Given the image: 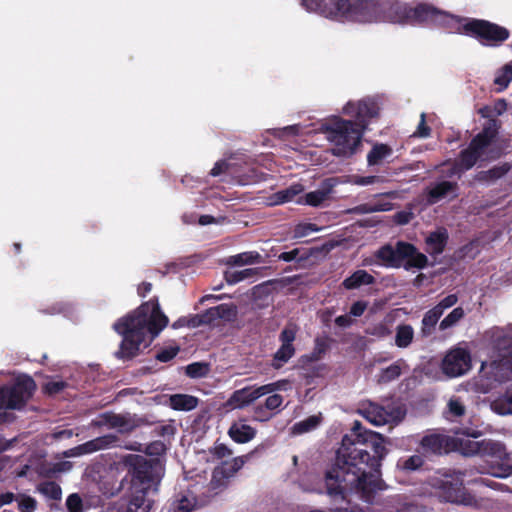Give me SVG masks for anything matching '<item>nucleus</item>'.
Returning a JSON list of instances; mask_svg holds the SVG:
<instances>
[{
    "mask_svg": "<svg viewBox=\"0 0 512 512\" xmlns=\"http://www.w3.org/2000/svg\"><path fill=\"white\" fill-rule=\"evenodd\" d=\"M386 454L384 437L354 421L336 450L335 463L324 474V491L320 492L335 505L332 512H363L355 499L374 502L378 492L387 488L381 478Z\"/></svg>",
    "mask_w": 512,
    "mask_h": 512,
    "instance_id": "obj_1",
    "label": "nucleus"
},
{
    "mask_svg": "<svg viewBox=\"0 0 512 512\" xmlns=\"http://www.w3.org/2000/svg\"><path fill=\"white\" fill-rule=\"evenodd\" d=\"M301 6L334 20L407 24L408 4L398 0H301Z\"/></svg>",
    "mask_w": 512,
    "mask_h": 512,
    "instance_id": "obj_2",
    "label": "nucleus"
},
{
    "mask_svg": "<svg viewBox=\"0 0 512 512\" xmlns=\"http://www.w3.org/2000/svg\"><path fill=\"white\" fill-rule=\"evenodd\" d=\"M168 323L169 319L161 310L157 297L142 303L113 325L114 330L122 336L116 356L124 360L133 359L139 354L141 345L148 347Z\"/></svg>",
    "mask_w": 512,
    "mask_h": 512,
    "instance_id": "obj_3",
    "label": "nucleus"
},
{
    "mask_svg": "<svg viewBox=\"0 0 512 512\" xmlns=\"http://www.w3.org/2000/svg\"><path fill=\"white\" fill-rule=\"evenodd\" d=\"M500 123L497 119H489L482 130L461 150L453 165L451 174L472 169L478 161H494L502 156V150L493 143L499 134Z\"/></svg>",
    "mask_w": 512,
    "mask_h": 512,
    "instance_id": "obj_4",
    "label": "nucleus"
},
{
    "mask_svg": "<svg viewBox=\"0 0 512 512\" xmlns=\"http://www.w3.org/2000/svg\"><path fill=\"white\" fill-rule=\"evenodd\" d=\"M379 265L387 268L424 269L428 266V258L417 247L406 241L399 240L395 246L385 244L374 252Z\"/></svg>",
    "mask_w": 512,
    "mask_h": 512,
    "instance_id": "obj_5",
    "label": "nucleus"
},
{
    "mask_svg": "<svg viewBox=\"0 0 512 512\" xmlns=\"http://www.w3.org/2000/svg\"><path fill=\"white\" fill-rule=\"evenodd\" d=\"M123 465L130 478L131 491L148 493L151 489L157 490L163 470L158 459L129 454L123 458Z\"/></svg>",
    "mask_w": 512,
    "mask_h": 512,
    "instance_id": "obj_6",
    "label": "nucleus"
},
{
    "mask_svg": "<svg viewBox=\"0 0 512 512\" xmlns=\"http://www.w3.org/2000/svg\"><path fill=\"white\" fill-rule=\"evenodd\" d=\"M327 139L333 144L332 154L338 157H350L361 146L363 133L352 120L335 116L323 125Z\"/></svg>",
    "mask_w": 512,
    "mask_h": 512,
    "instance_id": "obj_7",
    "label": "nucleus"
},
{
    "mask_svg": "<svg viewBox=\"0 0 512 512\" xmlns=\"http://www.w3.org/2000/svg\"><path fill=\"white\" fill-rule=\"evenodd\" d=\"M477 40L482 46L499 47L510 37V31L485 19L461 17L455 30Z\"/></svg>",
    "mask_w": 512,
    "mask_h": 512,
    "instance_id": "obj_8",
    "label": "nucleus"
},
{
    "mask_svg": "<svg viewBox=\"0 0 512 512\" xmlns=\"http://www.w3.org/2000/svg\"><path fill=\"white\" fill-rule=\"evenodd\" d=\"M463 476L464 474L460 471L445 473L442 477L435 478L432 486L444 502L476 507L478 500L465 488Z\"/></svg>",
    "mask_w": 512,
    "mask_h": 512,
    "instance_id": "obj_9",
    "label": "nucleus"
},
{
    "mask_svg": "<svg viewBox=\"0 0 512 512\" xmlns=\"http://www.w3.org/2000/svg\"><path fill=\"white\" fill-rule=\"evenodd\" d=\"M459 20L460 16L443 11L430 3L408 5L407 24L435 25L452 31L459 24Z\"/></svg>",
    "mask_w": 512,
    "mask_h": 512,
    "instance_id": "obj_10",
    "label": "nucleus"
},
{
    "mask_svg": "<svg viewBox=\"0 0 512 512\" xmlns=\"http://www.w3.org/2000/svg\"><path fill=\"white\" fill-rule=\"evenodd\" d=\"M36 383L29 375L18 377L11 386H1L0 395L8 409H21L33 396Z\"/></svg>",
    "mask_w": 512,
    "mask_h": 512,
    "instance_id": "obj_11",
    "label": "nucleus"
},
{
    "mask_svg": "<svg viewBox=\"0 0 512 512\" xmlns=\"http://www.w3.org/2000/svg\"><path fill=\"white\" fill-rule=\"evenodd\" d=\"M455 448L464 456H491L500 460L508 457L505 445L491 439L474 441L470 439L457 438L453 440Z\"/></svg>",
    "mask_w": 512,
    "mask_h": 512,
    "instance_id": "obj_12",
    "label": "nucleus"
},
{
    "mask_svg": "<svg viewBox=\"0 0 512 512\" xmlns=\"http://www.w3.org/2000/svg\"><path fill=\"white\" fill-rule=\"evenodd\" d=\"M281 382L268 383L262 386H246L242 389L235 390L226 402V406L232 409H242L260 397L279 390Z\"/></svg>",
    "mask_w": 512,
    "mask_h": 512,
    "instance_id": "obj_13",
    "label": "nucleus"
},
{
    "mask_svg": "<svg viewBox=\"0 0 512 512\" xmlns=\"http://www.w3.org/2000/svg\"><path fill=\"white\" fill-rule=\"evenodd\" d=\"M471 368L472 359L469 350L458 346L451 348L441 362L442 372L450 378L462 376Z\"/></svg>",
    "mask_w": 512,
    "mask_h": 512,
    "instance_id": "obj_14",
    "label": "nucleus"
},
{
    "mask_svg": "<svg viewBox=\"0 0 512 512\" xmlns=\"http://www.w3.org/2000/svg\"><path fill=\"white\" fill-rule=\"evenodd\" d=\"M343 113L354 117L355 120L353 122L357 129H360V131L364 133L370 120L378 117L379 106L370 98L362 99L358 102L350 101L344 106Z\"/></svg>",
    "mask_w": 512,
    "mask_h": 512,
    "instance_id": "obj_15",
    "label": "nucleus"
},
{
    "mask_svg": "<svg viewBox=\"0 0 512 512\" xmlns=\"http://www.w3.org/2000/svg\"><path fill=\"white\" fill-rule=\"evenodd\" d=\"M297 329L295 326H286L279 334L280 347L273 354L271 366L279 370L281 369L294 355L296 349L293 342L296 339Z\"/></svg>",
    "mask_w": 512,
    "mask_h": 512,
    "instance_id": "obj_16",
    "label": "nucleus"
},
{
    "mask_svg": "<svg viewBox=\"0 0 512 512\" xmlns=\"http://www.w3.org/2000/svg\"><path fill=\"white\" fill-rule=\"evenodd\" d=\"M119 438L114 434H107L70 449V456H81L91 454L99 450L118 446Z\"/></svg>",
    "mask_w": 512,
    "mask_h": 512,
    "instance_id": "obj_17",
    "label": "nucleus"
},
{
    "mask_svg": "<svg viewBox=\"0 0 512 512\" xmlns=\"http://www.w3.org/2000/svg\"><path fill=\"white\" fill-rule=\"evenodd\" d=\"M337 184L338 180L335 177L324 179L321 182L319 189L308 192L305 195V203L313 207L320 206L325 200L328 199L329 195L332 193L334 187Z\"/></svg>",
    "mask_w": 512,
    "mask_h": 512,
    "instance_id": "obj_18",
    "label": "nucleus"
},
{
    "mask_svg": "<svg viewBox=\"0 0 512 512\" xmlns=\"http://www.w3.org/2000/svg\"><path fill=\"white\" fill-rule=\"evenodd\" d=\"M458 183L451 181H441L436 183L428 191V201L431 204H435L440 200L452 195V198L458 197Z\"/></svg>",
    "mask_w": 512,
    "mask_h": 512,
    "instance_id": "obj_19",
    "label": "nucleus"
},
{
    "mask_svg": "<svg viewBox=\"0 0 512 512\" xmlns=\"http://www.w3.org/2000/svg\"><path fill=\"white\" fill-rule=\"evenodd\" d=\"M448 238V232L444 228L431 232L425 239L426 252L433 257L442 254L448 243Z\"/></svg>",
    "mask_w": 512,
    "mask_h": 512,
    "instance_id": "obj_20",
    "label": "nucleus"
},
{
    "mask_svg": "<svg viewBox=\"0 0 512 512\" xmlns=\"http://www.w3.org/2000/svg\"><path fill=\"white\" fill-rule=\"evenodd\" d=\"M256 429L248 424H245L243 420L233 422L228 429L229 437L238 444H245L253 440L256 436Z\"/></svg>",
    "mask_w": 512,
    "mask_h": 512,
    "instance_id": "obj_21",
    "label": "nucleus"
},
{
    "mask_svg": "<svg viewBox=\"0 0 512 512\" xmlns=\"http://www.w3.org/2000/svg\"><path fill=\"white\" fill-rule=\"evenodd\" d=\"M450 438L441 434H429L424 436L420 444L426 452L433 454H442L443 451H447L449 446Z\"/></svg>",
    "mask_w": 512,
    "mask_h": 512,
    "instance_id": "obj_22",
    "label": "nucleus"
},
{
    "mask_svg": "<svg viewBox=\"0 0 512 512\" xmlns=\"http://www.w3.org/2000/svg\"><path fill=\"white\" fill-rule=\"evenodd\" d=\"M199 404V399L189 394H172L168 399V406L176 411H191Z\"/></svg>",
    "mask_w": 512,
    "mask_h": 512,
    "instance_id": "obj_23",
    "label": "nucleus"
},
{
    "mask_svg": "<svg viewBox=\"0 0 512 512\" xmlns=\"http://www.w3.org/2000/svg\"><path fill=\"white\" fill-rule=\"evenodd\" d=\"M376 281L375 277L368 273L366 270H356L349 277L345 278L342 282V286L346 290L358 289L363 285H372Z\"/></svg>",
    "mask_w": 512,
    "mask_h": 512,
    "instance_id": "obj_24",
    "label": "nucleus"
},
{
    "mask_svg": "<svg viewBox=\"0 0 512 512\" xmlns=\"http://www.w3.org/2000/svg\"><path fill=\"white\" fill-rule=\"evenodd\" d=\"M512 169V165L508 162H504L500 165H495L489 170H483L476 174L475 179L479 182H494L502 177H504L507 173H509Z\"/></svg>",
    "mask_w": 512,
    "mask_h": 512,
    "instance_id": "obj_25",
    "label": "nucleus"
},
{
    "mask_svg": "<svg viewBox=\"0 0 512 512\" xmlns=\"http://www.w3.org/2000/svg\"><path fill=\"white\" fill-rule=\"evenodd\" d=\"M151 507L152 501L147 498V493L131 491L126 512H150Z\"/></svg>",
    "mask_w": 512,
    "mask_h": 512,
    "instance_id": "obj_26",
    "label": "nucleus"
},
{
    "mask_svg": "<svg viewBox=\"0 0 512 512\" xmlns=\"http://www.w3.org/2000/svg\"><path fill=\"white\" fill-rule=\"evenodd\" d=\"M424 463V458L421 455L414 454L407 457H400L396 463V468L399 472L408 475L422 469Z\"/></svg>",
    "mask_w": 512,
    "mask_h": 512,
    "instance_id": "obj_27",
    "label": "nucleus"
},
{
    "mask_svg": "<svg viewBox=\"0 0 512 512\" xmlns=\"http://www.w3.org/2000/svg\"><path fill=\"white\" fill-rule=\"evenodd\" d=\"M208 317L211 318V324L217 319L232 321L237 315L236 307L233 304H220L207 309Z\"/></svg>",
    "mask_w": 512,
    "mask_h": 512,
    "instance_id": "obj_28",
    "label": "nucleus"
},
{
    "mask_svg": "<svg viewBox=\"0 0 512 512\" xmlns=\"http://www.w3.org/2000/svg\"><path fill=\"white\" fill-rule=\"evenodd\" d=\"M262 255L257 251H246L233 256L228 259V264L235 266L251 265L263 263Z\"/></svg>",
    "mask_w": 512,
    "mask_h": 512,
    "instance_id": "obj_29",
    "label": "nucleus"
},
{
    "mask_svg": "<svg viewBox=\"0 0 512 512\" xmlns=\"http://www.w3.org/2000/svg\"><path fill=\"white\" fill-rule=\"evenodd\" d=\"M364 417L375 426H381L388 422V414L385 409L376 404H370L363 410Z\"/></svg>",
    "mask_w": 512,
    "mask_h": 512,
    "instance_id": "obj_30",
    "label": "nucleus"
},
{
    "mask_svg": "<svg viewBox=\"0 0 512 512\" xmlns=\"http://www.w3.org/2000/svg\"><path fill=\"white\" fill-rule=\"evenodd\" d=\"M244 465V460L241 457H236L232 462H224L222 467L215 468L213 471V483L218 477L229 478L233 476Z\"/></svg>",
    "mask_w": 512,
    "mask_h": 512,
    "instance_id": "obj_31",
    "label": "nucleus"
},
{
    "mask_svg": "<svg viewBox=\"0 0 512 512\" xmlns=\"http://www.w3.org/2000/svg\"><path fill=\"white\" fill-rule=\"evenodd\" d=\"M328 349H329V343H328L327 339H322V338L317 337L315 339V345H314L312 352L310 354L301 356L300 362L304 366L311 362L319 361L323 357V355L327 352Z\"/></svg>",
    "mask_w": 512,
    "mask_h": 512,
    "instance_id": "obj_32",
    "label": "nucleus"
},
{
    "mask_svg": "<svg viewBox=\"0 0 512 512\" xmlns=\"http://www.w3.org/2000/svg\"><path fill=\"white\" fill-rule=\"evenodd\" d=\"M404 364V360L399 359L390 366L382 369L378 375V383L387 384L399 378L402 373V365Z\"/></svg>",
    "mask_w": 512,
    "mask_h": 512,
    "instance_id": "obj_33",
    "label": "nucleus"
},
{
    "mask_svg": "<svg viewBox=\"0 0 512 512\" xmlns=\"http://www.w3.org/2000/svg\"><path fill=\"white\" fill-rule=\"evenodd\" d=\"M127 423L125 417L112 412H105L99 415L98 420H93V426L107 425L110 428L123 427Z\"/></svg>",
    "mask_w": 512,
    "mask_h": 512,
    "instance_id": "obj_34",
    "label": "nucleus"
},
{
    "mask_svg": "<svg viewBox=\"0 0 512 512\" xmlns=\"http://www.w3.org/2000/svg\"><path fill=\"white\" fill-rule=\"evenodd\" d=\"M414 330L411 325L401 324L396 328L395 344L399 348H407L413 341Z\"/></svg>",
    "mask_w": 512,
    "mask_h": 512,
    "instance_id": "obj_35",
    "label": "nucleus"
},
{
    "mask_svg": "<svg viewBox=\"0 0 512 512\" xmlns=\"http://www.w3.org/2000/svg\"><path fill=\"white\" fill-rule=\"evenodd\" d=\"M494 410L501 414H512V386L507 387L505 392L493 402Z\"/></svg>",
    "mask_w": 512,
    "mask_h": 512,
    "instance_id": "obj_36",
    "label": "nucleus"
},
{
    "mask_svg": "<svg viewBox=\"0 0 512 512\" xmlns=\"http://www.w3.org/2000/svg\"><path fill=\"white\" fill-rule=\"evenodd\" d=\"M196 506V498L192 495L180 494L171 504L172 512H191Z\"/></svg>",
    "mask_w": 512,
    "mask_h": 512,
    "instance_id": "obj_37",
    "label": "nucleus"
},
{
    "mask_svg": "<svg viewBox=\"0 0 512 512\" xmlns=\"http://www.w3.org/2000/svg\"><path fill=\"white\" fill-rule=\"evenodd\" d=\"M39 493L51 500H60L62 496V489L60 485L54 481H44L37 486Z\"/></svg>",
    "mask_w": 512,
    "mask_h": 512,
    "instance_id": "obj_38",
    "label": "nucleus"
},
{
    "mask_svg": "<svg viewBox=\"0 0 512 512\" xmlns=\"http://www.w3.org/2000/svg\"><path fill=\"white\" fill-rule=\"evenodd\" d=\"M260 268H246L240 271L226 272L225 279L229 284H236L259 273Z\"/></svg>",
    "mask_w": 512,
    "mask_h": 512,
    "instance_id": "obj_39",
    "label": "nucleus"
},
{
    "mask_svg": "<svg viewBox=\"0 0 512 512\" xmlns=\"http://www.w3.org/2000/svg\"><path fill=\"white\" fill-rule=\"evenodd\" d=\"M391 148L386 144H376L367 155L369 165L378 164L383 158L390 154Z\"/></svg>",
    "mask_w": 512,
    "mask_h": 512,
    "instance_id": "obj_40",
    "label": "nucleus"
},
{
    "mask_svg": "<svg viewBox=\"0 0 512 512\" xmlns=\"http://www.w3.org/2000/svg\"><path fill=\"white\" fill-rule=\"evenodd\" d=\"M465 316V311L462 307L454 308L439 324V329L444 331L456 325Z\"/></svg>",
    "mask_w": 512,
    "mask_h": 512,
    "instance_id": "obj_41",
    "label": "nucleus"
},
{
    "mask_svg": "<svg viewBox=\"0 0 512 512\" xmlns=\"http://www.w3.org/2000/svg\"><path fill=\"white\" fill-rule=\"evenodd\" d=\"M321 422V417L312 415L308 418L296 423L294 430L298 433H306L315 429Z\"/></svg>",
    "mask_w": 512,
    "mask_h": 512,
    "instance_id": "obj_42",
    "label": "nucleus"
},
{
    "mask_svg": "<svg viewBox=\"0 0 512 512\" xmlns=\"http://www.w3.org/2000/svg\"><path fill=\"white\" fill-rule=\"evenodd\" d=\"M278 283V280H268L253 287L252 294L254 298H265L272 294L273 285Z\"/></svg>",
    "mask_w": 512,
    "mask_h": 512,
    "instance_id": "obj_43",
    "label": "nucleus"
},
{
    "mask_svg": "<svg viewBox=\"0 0 512 512\" xmlns=\"http://www.w3.org/2000/svg\"><path fill=\"white\" fill-rule=\"evenodd\" d=\"M208 365L202 362H194L186 366L185 373L190 378H201L208 373Z\"/></svg>",
    "mask_w": 512,
    "mask_h": 512,
    "instance_id": "obj_44",
    "label": "nucleus"
},
{
    "mask_svg": "<svg viewBox=\"0 0 512 512\" xmlns=\"http://www.w3.org/2000/svg\"><path fill=\"white\" fill-rule=\"evenodd\" d=\"M179 351L180 347L178 345L161 348L159 351H157L155 359L159 362L166 363L174 359Z\"/></svg>",
    "mask_w": 512,
    "mask_h": 512,
    "instance_id": "obj_45",
    "label": "nucleus"
},
{
    "mask_svg": "<svg viewBox=\"0 0 512 512\" xmlns=\"http://www.w3.org/2000/svg\"><path fill=\"white\" fill-rule=\"evenodd\" d=\"M188 328H198L203 325H211V318L208 317V311L201 314L188 315Z\"/></svg>",
    "mask_w": 512,
    "mask_h": 512,
    "instance_id": "obj_46",
    "label": "nucleus"
},
{
    "mask_svg": "<svg viewBox=\"0 0 512 512\" xmlns=\"http://www.w3.org/2000/svg\"><path fill=\"white\" fill-rule=\"evenodd\" d=\"M438 319L435 318L431 313L428 311L424 314L422 319V327H421V333L423 336H429L432 334L436 324L438 323Z\"/></svg>",
    "mask_w": 512,
    "mask_h": 512,
    "instance_id": "obj_47",
    "label": "nucleus"
},
{
    "mask_svg": "<svg viewBox=\"0 0 512 512\" xmlns=\"http://www.w3.org/2000/svg\"><path fill=\"white\" fill-rule=\"evenodd\" d=\"M512 80V68L505 65L501 72L495 77L494 83L502 89L506 88Z\"/></svg>",
    "mask_w": 512,
    "mask_h": 512,
    "instance_id": "obj_48",
    "label": "nucleus"
},
{
    "mask_svg": "<svg viewBox=\"0 0 512 512\" xmlns=\"http://www.w3.org/2000/svg\"><path fill=\"white\" fill-rule=\"evenodd\" d=\"M319 228L316 224L313 223H302L298 224L294 228V238H303L311 234L312 232H317Z\"/></svg>",
    "mask_w": 512,
    "mask_h": 512,
    "instance_id": "obj_49",
    "label": "nucleus"
},
{
    "mask_svg": "<svg viewBox=\"0 0 512 512\" xmlns=\"http://www.w3.org/2000/svg\"><path fill=\"white\" fill-rule=\"evenodd\" d=\"M494 347L498 351L511 353L512 351V336L511 335H501L497 336L494 340Z\"/></svg>",
    "mask_w": 512,
    "mask_h": 512,
    "instance_id": "obj_50",
    "label": "nucleus"
},
{
    "mask_svg": "<svg viewBox=\"0 0 512 512\" xmlns=\"http://www.w3.org/2000/svg\"><path fill=\"white\" fill-rule=\"evenodd\" d=\"M66 507H67L68 512H82L83 511L82 498L77 493L70 494L66 500Z\"/></svg>",
    "mask_w": 512,
    "mask_h": 512,
    "instance_id": "obj_51",
    "label": "nucleus"
},
{
    "mask_svg": "<svg viewBox=\"0 0 512 512\" xmlns=\"http://www.w3.org/2000/svg\"><path fill=\"white\" fill-rule=\"evenodd\" d=\"M301 191L300 186H291L285 190L279 191L277 195L278 202L285 203L293 200V198Z\"/></svg>",
    "mask_w": 512,
    "mask_h": 512,
    "instance_id": "obj_52",
    "label": "nucleus"
},
{
    "mask_svg": "<svg viewBox=\"0 0 512 512\" xmlns=\"http://www.w3.org/2000/svg\"><path fill=\"white\" fill-rule=\"evenodd\" d=\"M431 134V128L426 124V114L422 113L420 115V122L417 126L416 131L414 132L413 136L419 137V138H427Z\"/></svg>",
    "mask_w": 512,
    "mask_h": 512,
    "instance_id": "obj_53",
    "label": "nucleus"
},
{
    "mask_svg": "<svg viewBox=\"0 0 512 512\" xmlns=\"http://www.w3.org/2000/svg\"><path fill=\"white\" fill-rule=\"evenodd\" d=\"M390 203L384 204H362L358 206L356 209L362 213H372L377 211H388L390 210Z\"/></svg>",
    "mask_w": 512,
    "mask_h": 512,
    "instance_id": "obj_54",
    "label": "nucleus"
},
{
    "mask_svg": "<svg viewBox=\"0 0 512 512\" xmlns=\"http://www.w3.org/2000/svg\"><path fill=\"white\" fill-rule=\"evenodd\" d=\"M448 411L454 417H460L465 414V406L458 399H451L448 402Z\"/></svg>",
    "mask_w": 512,
    "mask_h": 512,
    "instance_id": "obj_55",
    "label": "nucleus"
},
{
    "mask_svg": "<svg viewBox=\"0 0 512 512\" xmlns=\"http://www.w3.org/2000/svg\"><path fill=\"white\" fill-rule=\"evenodd\" d=\"M66 386L64 381H50L45 384L44 391L49 395H55L63 391Z\"/></svg>",
    "mask_w": 512,
    "mask_h": 512,
    "instance_id": "obj_56",
    "label": "nucleus"
},
{
    "mask_svg": "<svg viewBox=\"0 0 512 512\" xmlns=\"http://www.w3.org/2000/svg\"><path fill=\"white\" fill-rule=\"evenodd\" d=\"M283 400L282 395L275 393L266 398L264 406L268 410H276L282 405Z\"/></svg>",
    "mask_w": 512,
    "mask_h": 512,
    "instance_id": "obj_57",
    "label": "nucleus"
},
{
    "mask_svg": "<svg viewBox=\"0 0 512 512\" xmlns=\"http://www.w3.org/2000/svg\"><path fill=\"white\" fill-rule=\"evenodd\" d=\"M491 474L498 478H506L512 475V465L502 463L496 467H493Z\"/></svg>",
    "mask_w": 512,
    "mask_h": 512,
    "instance_id": "obj_58",
    "label": "nucleus"
},
{
    "mask_svg": "<svg viewBox=\"0 0 512 512\" xmlns=\"http://www.w3.org/2000/svg\"><path fill=\"white\" fill-rule=\"evenodd\" d=\"M414 217L413 212L408 210H401L393 216L394 222L398 225L408 224Z\"/></svg>",
    "mask_w": 512,
    "mask_h": 512,
    "instance_id": "obj_59",
    "label": "nucleus"
},
{
    "mask_svg": "<svg viewBox=\"0 0 512 512\" xmlns=\"http://www.w3.org/2000/svg\"><path fill=\"white\" fill-rule=\"evenodd\" d=\"M367 307L368 302L363 300L356 301L351 305L349 314L350 316L353 317H361L364 314Z\"/></svg>",
    "mask_w": 512,
    "mask_h": 512,
    "instance_id": "obj_60",
    "label": "nucleus"
},
{
    "mask_svg": "<svg viewBox=\"0 0 512 512\" xmlns=\"http://www.w3.org/2000/svg\"><path fill=\"white\" fill-rule=\"evenodd\" d=\"M229 166L230 164L226 160H219L214 164L209 174L212 177L220 176L228 170Z\"/></svg>",
    "mask_w": 512,
    "mask_h": 512,
    "instance_id": "obj_61",
    "label": "nucleus"
},
{
    "mask_svg": "<svg viewBox=\"0 0 512 512\" xmlns=\"http://www.w3.org/2000/svg\"><path fill=\"white\" fill-rule=\"evenodd\" d=\"M156 432L159 436H161L163 438H170L175 434L176 429L173 425L167 424V425H161L160 427H158L156 429Z\"/></svg>",
    "mask_w": 512,
    "mask_h": 512,
    "instance_id": "obj_62",
    "label": "nucleus"
},
{
    "mask_svg": "<svg viewBox=\"0 0 512 512\" xmlns=\"http://www.w3.org/2000/svg\"><path fill=\"white\" fill-rule=\"evenodd\" d=\"M213 454L218 459H222V458L230 456L232 454V451L225 444L221 443V444H217L214 447Z\"/></svg>",
    "mask_w": 512,
    "mask_h": 512,
    "instance_id": "obj_63",
    "label": "nucleus"
},
{
    "mask_svg": "<svg viewBox=\"0 0 512 512\" xmlns=\"http://www.w3.org/2000/svg\"><path fill=\"white\" fill-rule=\"evenodd\" d=\"M267 410L268 409H266L265 406H262V405L256 406L254 409L255 419L259 420V421L269 420L273 416V414H268Z\"/></svg>",
    "mask_w": 512,
    "mask_h": 512,
    "instance_id": "obj_64",
    "label": "nucleus"
}]
</instances>
